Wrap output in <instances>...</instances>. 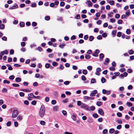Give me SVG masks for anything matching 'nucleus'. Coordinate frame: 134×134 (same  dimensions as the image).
I'll use <instances>...</instances> for the list:
<instances>
[{"label":"nucleus","mask_w":134,"mask_h":134,"mask_svg":"<svg viewBox=\"0 0 134 134\" xmlns=\"http://www.w3.org/2000/svg\"><path fill=\"white\" fill-rule=\"evenodd\" d=\"M113 14V12H111L109 13L108 14V15L109 16L112 17V14Z\"/></svg>","instance_id":"nucleus-29"},{"label":"nucleus","mask_w":134,"mask_h":134,"mask_svg":"<svg viewBox=\"0 0 134 134\" xmlns=\"http://www.w3.org/2000/svg\"><path fill=\"white\" fill-rule=\"evenodd\" d=\"M8 53V52L7 50H5L4 51H3L1 52L0 54L2 55H3L4 54H7Z\"/></svg>","instance_id":"nucleus-11"},{"label":"nucleus","mask_w":134,"mask_h":134,"mask_svg":"<svg viewBox=\"0 0 134 134\" xmlns=\"http://www.w3.org/2000/svg\"><path fill=\"white\" fill-rule=\"evenodd\" d=\"M104 55L103 54L101 53L99 55V57H100V60H103V58L104 57Z\"/></svg>","instance_id":"nucleus-12"},{"label":"nucleus","mask_w":134,"mask_h":134,"mask_svg":"<svg viewBox=\"0 0 134 134\" xmlns=\"http://www.w3.org/2000/svg\"><path fill=\"white\" fill-rule=\"evenodd\" d=\"M65 46V43H63L62 45L60 44L59 45V47H60L61 48H63V47H64V46Z\"/></svg>","instance_id":"nucleus-43"},{"label":"nucleus","mask_w":134,"mask_h":134,"mask_svg":"<svg viewBox=\"0 0 134 134\" xmlns=\"http://www.w3.org/2000/svg\"><path fill=\"white\" fill-rule=\"evenodd\" d=\"M11 110L13 112L12 118H16L19 114V112L17 110L14 109V108L12 109Z\"/></svg>","instance_id":"nucleus-2"},{"label":"nucleus","mask_w":134,"mask_h":134,"mask_svg":"<svg viewBox=\"0 0 134 134\" xmlns=\"http://www.w3.org/2000/svg\"><path fill=\"white\" fill-rule=\"evenodd\" d=\"M101 82L102 83H104L105 82V79L104 77H103L101 79Z\"/></svg>","instance_id":"nucleus-55"},{"label":"nucleus","mask_w":134,"mask_h":134,"mask_svg":"<svg viewBox=\"0 0 134 134\" xmlns=\"http://www.w3.org/2000/svg\"><path fill=\"white\" fill-rule=\"evenodd\" d=\"M81 107L87 110L90 111V110L89 107L87 105L84 103L82 104Z\"/></svg>","instance_id":"nucleus-3"},{"label":"nucleus","mask_w":134,"mask_h":134,"mask_svg":"<svg viewBox=\"0 0 134 134\" xmlns=\"http://www.w3.org/2000/svg\"><path fill=\"white\" fill-rule=\"evenodd\" d=\"M126 104L127 106L129 107L132 106V104L130 102H127Z\"/></svg>","instance_id":"nucleus-33"},{"label":"nucleus","mask_w":134,"mask_h":134,"mask_svg":"<svg viewBox=\"0 0 134 134\" xmlns=\"http://www.w3.org/2000/svg\"><path fill=\"white\" fill-rule=\"evenodd\" d=\"M108 132V130L107 129H104L103 132V134H107Z\"/></svg>","instance_id":"nucleus-34"},{"label":"nucleus","mask_w":134,"mask_h":134,"mask_svg":"<svg viewBox=\"0 0 134 134\" xmlns=\"http://www.w3.org/2000/svg\"><path fill=\"white\" fill-rule=\"evenodd\" d=\"M49 98L48 97H46L45 98V100L46 102H48L49 100Z\"/></svg>","instance_id":"nucleus-57"},{"label":"nucleus","mask_w":134,"mask_h":134,"mask_svg":"<svg viewBox=\"0 0 134 134\" xmlns=\"http://www.w3.org/2000/svg\"><path fill=\"white\" fill-rule=\"evenodd\" d=\"M101 69L100 68H97L96 70V72L95 73V74L97 75H100L99 72L101 71Z\"/></svg>","instance_id":"nucleus-7"},{"label":"nucleus","mask_w":134,"mask_h":134,"mask_svg":"<svg viewBox=\"0 0 134 134\" xmlns=\"http://www.w3.org/2000/svg\"><path fill=\"white\" fill-rule=\"evenodd\" d=\"M45 67L46 68H49L50 66V65L49 64V63H47L45 65Z\"/></svg>","instance_id":"nucleus-47"},{"label":"nucleus","mask_w":134,"mask_h":134,"mask_svg":"<svg viewBox=\"0 0 134 134\" xmlns=\"http://www.w3.org/2000/svg\"><path fill=\"white\" fill-rule=\"evenodd\" d=\"M102 36L100 35H99L97 37V39L99 40H102Z\"/></svg>","instance_id":"nucleus-42"},{"label":"nucleus","mask_w":134,"mask_h":134,"mask_svg":"<svg viewBox=\"0 0 134 134\" xmlns=\"http://www.w3.org/2000/svg\"><path fill=\"white\" fill-rule=\"evenodd\" d=\"M28 96L29 97H30L31 98H36V97L32 93L29 94Z\"/></svg>","instance_id":"nucleus-10"},{"label":"nucleus","mask_w":134,"mask_h":134,"mask_svg":"<svg viewBox=\"0 0 134 134\" xmlns=\"http://www.w3.org/2000/svg\"><path fill=\"white\" fill-rule=\"evenodd\" d=\"M115 131V130L114 129L111 128L109 130V132L111 133H113Z\"/></svg>","instance_id":"nucleus-19"},{"label":"nucleus","mask_w":134,"mask_h":134,"mask_svg":"<svg viewBox=\"0 0 134 134\" xmlns=\"http://www.w3.org/2000/svg\"><path fill=\"white\" fill-rule=\"evenodd\" d=\"M110 22L112 23H114L115 21V20L114 18H111L110 20Z\"/></svg>","instance_id":"nucleus-44"},{"label":"nucleus","mask_w":134,"mask_h":134,"mask_svg":"<svg viewBox=\"0 0 134 134\" xmlns=\"http://www.w3.org/2000/svg\"><path fill=\"white\" fill-rule=\"evenodd\" d=\"M19 95L21 97H23L24 96V93L23 92H20Z\"/></svg>","instance_id":"nucleus-58"},{"label":"nucleus","mask_w":134,"mask_h":134,"mask_svg":"<svg viewBox=\"0 0 134 134\" xmlns=\"http://www.w3.org/2000/svg\"><path fill=\"white\" fill-rule=\"evenodd\" d=\"M109 3L111 5H113L114 4V2L113 0H111L109 1Z\"/></svg>","instance_id":"nucleus-26"},{"label":"nucleus","mask_w":134,"mask_h":134,"mask_svg":"<svg viewBox=\"0 0 134 134\" xmlns=\"http://www.w3.org/2000/svg\"><path fill=\"white\" fill-rule=\"evenodd\" d=\"M82 103H82L80 101H78L77 102V105L79 106H81V107Z\"/></svg>","instance_id":"nucleus-17"},{"label":"nucleus","mask_w":134,"mask_h":134,"mask_svg":"<svg viewBox=\"0 0 134 134\" xmlns=\"http://www.w3.org/2000/svg\"><path fill=\"white\" fill-rule=\"evenodd\" d=\"M18 7V6L16 4H14L12 7H10L9 9H13L15 8H17Z\"/></svg>","instance_id":"nucleus-6"},{"label":"nucleus","mask_w":134,"mask_h":134,"mask_svg":"<svg viewBox=\"0 0 134 134\" xmlns=\"http://www.w3.org/2000/svg\"><path fill=\"white\" fill-rule=\"evenodd\" d=\"M12 85L13 86L15 87H18L20 86L19 84L15 83H13Z\"/></svg>","instance_id":"nucleus-24"},{"label":"nucleus","mask_w":134,"mask_h":134,"mask_svg":"<svg viewBox=\"0 0 134 134\" xmlns=\"http://www.w3.org/2000/svg\"><path fill=\"white\" fill-rule=\"evenodd\" d=\"M87 69L89 70H91L92 69V67L91 66H88L87 67Z\"/></svg>","instance_id":"nucleus-49"},{"label":"nucleus","mask_w":134,"mask_h":134,"mask_svg":"<svg viewBox=\"0 0 134 134\" xmlns=\"http://www.w3.org/2000/svg\"><path fill=\"white\" fill-rule=\"evenodd\" d=\"M58 109V107L57 106H55L53 108V110L54 111H57Z\"/></svg>","instance_id":"nucleus-15"},{"label":"nucleus","mask_w":134,"mask_h":134,"mask_svg":"<svg viewBox=\"0 0 134 134\" xmlns=\"http://www.w3.org/2000/svg\"><path fill=\"white\" fill-rule=\"evenodd\" d=\"M81 79L83 81H85L86 80V78L84 75H82L81 77Z\"/></svg>","instance_id":"nucleus-28"},{"label":"nucleus","mask_w":134,"mask_h":134,"mask_svg":"<svg viewBox=\"0 0 134 134\" xmlns=\"http://www.w3.org/2000/svg\"><path fill=\"white\" fill-rule=\"evenodd\" d=\"M126 33L127 34H130L131 33V31L129 29H127L126 30Z\"/></svg>","instance_id":"nucleus-39"},{"label":"nucleus","mask_w":134,"mask_h":134,"mask_svg":"<svg viewBox=\"0 0 134 134\" xmlns=\"http://www.w3.org/2000/svg\"><path fill=\"white\" fill-rule=\"evenodd\" d=\"M44 18L47 21L49 20L50 19V17L49 16H45Z\"/></svg>","instance_id":"nucleus-37"},{"label":"nucleus","mask_w":134,"mask_h":134,"mask_svg":"<svg viewBox=\"0 0 134 134\" xmlns=\"http://www.w3.org/2000/svg\"><path fill=\"white\" fill-rule=\"evenodd\" d=\"M37 23L36 22H33L32 23V25L33 26H35L37 25Z\"/></svg>","instance_id":"nucleus-53"},{"label":"nucleus","mask_w":134,"mask_h":134,"mask_svg":"<svg viewBox=\"0 0 134 134\" xmlns=\"http://www.w3.org/2000/svg\"><path fill=\"white\" fill-rule=\"evenodd\" d=\"M38 83L37 82H35L33 83V86L34 87H37V86Z\"/></svg>","instance_id":"nucleus-54"},{"label":"nucleus","mask_w":134,"mask_h":134,"mask_svg":"<svg viewBox=\"0 0 134 134\" xmlns=\"http://www.w3.org/2000/svg\"><path fill=\"white\" fill-rule=\"evenodd\" d=\"M3 83H5L9 84L10 83V82L6 80H4L3 81Z\"/></svg>","instance_id":"nucleus-41"},{"label":"nucleus","mask_w":134,"mask_h":134,"mask_svg":"<svg viewBox=\"0 0 134 134\" xmlns=\"http://www.w3.org/2000/svg\"><path fill=\"white\" fill-rule=\"evenodd\" d=\"M94 39V37L93 36H89V40L90 41H92Z\"/></svg>","instance_id":"nucleus-16"},{"label":"nucleus","mask_w":134,"mask_h":134,"mask_svg":"<svg viewBox=\"0 0 134 134\" xmlns=\"http://www.w3.org/2000/svg\"><path fill=\"white\" fill-rule=\"evenodd\" d=\"M40 124L41 125H44L45 124V122L43 121H41L40 122Z\"/></svg>","instance_id":"nucleus-48"},{"label":"nucleus","mask_w":134,"mask_h":134,"mask_svg":"<svg viewBox=\"0 0 134 134\" xmlns=\"http://www.w3.org/2000/svg\"><path fill=\"white\" fill-rule=\"evenodd\" d=\"M71 118L74 121H75L76 120V117L74 114L72 116Z\"/></svg>","instance_id":"nucleus-25"},{"label":"nucleus","mask_w":134,"mask_h":134,"mask_svg":"<svg viewBox=\"0 0 134 134\" xmlns=\"http://www.w3.org/2000/svg\"><path fill=\"white\" fill-rule=\"evenodd\" d=\"M109 58H107L105 61V62L104 63V64L105 65H106L107 64V63H108L109 62Z\"/></svg>","instance_id":"nucleus-21"},{"label":"nucleus","mask_w":134,"mask_h":134,"mask_svg":"<svg viewBox=\"0 0 134 134\" xmlns=\"http://www.w3.org/2000/svg\"><path fill=\"white\" fill-rule=\"evenodd\" d=\"M4 27L5 26L4 24H0V29H3L4 28Z\"/></svg>","instance_id":"nucleus-22"},{"label":"nucleus","mask_w":134,"mask_h":134,"mask_svg":"<svg viewBox=\"0 0 134 134\" xmlns=\"http://www.w3.org/2000/svg\"><path fill=\"white\" fill-rule=\"evenodd\" d=\"M97 92V91L96 90H94L92 91L90 96H95V94Z\"/></svg>","instance_id":"nucleus-5"},{"label":"nucleus","mask_w":134,"mask_h":134,"mask_svg":"<svg viewBox=\"0 0 134 134\" xmlns=\"http://www.w3.org/2000/svg\"><path fill=\"white\" fill-rule=\"evenodd\" d=\"M98 112L99 113L102 115H104V112L103 110L101 109H99L98 110Z\"/></svg>","instance_id":"nucleus-9"},{"label":"nucleus","mask_w":134,"mask_h":134,"mask_svg":"<svg viewBox=\"0 0 134 134\" xmlns=\"http://www.w3.org/2000/svg\"><path fill=\"white\" fill-rule=\"evenodd\" d=\"M122 127L121 125H119L116 127V129H120Z\"/></svg>","instance_id":"nucleus-50"},{"label":"nucleus","mask_w":134,"mask_h":134,"mask_svg":"<svg viewBox=\"0 0 134 134\" xmlns=\"http://www.w3.org/2000/svg\"><path fill=\"white\" fill-rule=\"evenodd\" d=\"M21 91L25 92H30V91L28 89H22L21 90Z\"/></svg>","instance_id":"nucleus-31"},{"label":"nucleus","mask_w":134,"mask_h":134,"mask_svg":"<svg viewBox=\"0 0 134 134\" xmlns=\"http://www.w3.org/2000/svg\"><path fill=\"white\" fill-rule=\"evenodd\" d=\"M57 102L55 100H53L52 101L51 103L52 104L54 105Z\"/></svg>","instance_id":"nucleus-36"},{"label":"nucleus","mask_w":134,"mask_h":134,"mask_svg":"<svg viewBox=\"0 0 134 134\" xmlns=\"http://www.w3.org/2000/svg\"><path fill=\"white\" fill-rule=\"evenodd\" d=\"M102 104V103L101 102H98L96 104L97 105L100 106Z\"/></svg>","instance_id":"nucleus-27"},{"label":"nucleus","mask_w":134,"mask_h":134,"mask_svg":"<svg viewBox=\"0 0 134 134\" xmlns=\"http://www.w3.org/2000/svg\"><path fill=\"white\" fill-rule=\"evenodd\" d=\"M15 80L16 82H20L21 81V79L20 77H18L16 78Z\"/></svg>","instance_id":"nucleus-14"},{"label":"nucleus","mask_w":134,"mask_h":134,"mask_svg":"<svg viewBox=\"0 0 134 134\" xmlns=\"http://www.w3.org/2000/svg\"><path fill=\"white\" fill-rule=\"evenodd\" d=\"M96 80L94 79H91V82L92 83H95L96 82Z\"/></svg>","instance_id":"nucleus-20"},{"label":"nucleus","mask_w":134,"mask_h":134,"mask_svg":"<svg viewBox=\"0 0 134 134\" xmlns=\"http://www.w3.org/2000/svg\"><path fill=\"white\" fill-rule=\"evenodd\" d=\"M130 14V10H128L127 12H126L125 16H128Z\"/></svg>","instance_id":"nucleus-30"},{"label":"nucleus","mask_w":134,"mask_h":134,"mask_svg":"<svg viewBox=\"0 0 134 134\" xmlns=\"http://www.w3.org/2000/svg\"><path fill=\"white\" fill-rule=\"evenodd\" d=\"M14 126L15 127H17L18 126V124L17 122L15 121L14 122Z\"/></svg>","instance_id":"nucleus-52"},{"label":"nucleus","mask_w":134,"mask_h":134,"mask_svg":"<svg viewBox=\"0 0 134 134\" xmlns=\"http://www.w3.org/2000/svg\"><path fill=\"white\" fill-rule=\"evenodd\" d=\"M83 99L86 100H93L94 99V98L92 97H89L87 96H85L83 97Z\"/></svg>","instance_id":"nucleus-4"},{"label":"nucleus","mask_w":134,"mask_h":134,"mask_svg":"<svg viewBox=\"0 0 134 134\" xmlns=\"http://www.w3.org/2000/svg\"><path fill=\"white\" fill-rule=\"evenodd\" d=\"M72 69L74 70H76L77 69V67L75 65H73L72 67Z\"/></svg>","instance_id":"nucleus-60"},{"label":"nucleus","mask_w":134,"mask_h":134,"mask_svg":"<svg viewBox=\"0 0 134 134\" xmlns=\"http://www.w3.org/2000/svg\"><path fill=\"white\" fill-rule=\"evenodd\" d=\"M117 115L119 117H121L122 116V114L120 112H118L117 113Z\"/></svg>","instance_id":"nucleus-40"},{"label":"nucleus","mask_w":134,"mask_h":134,"mask_svg":"<svg viewBox=\"0 0 134 134\" xmlns=\"http://www.w3.org/2000/svg\"><path fill=\"white\" fill-rule=\"evenodd\" d=\"M129 54L130 55H132L134 53V51L132 50H130L128 51Z\"/></svg>","instance_id":"nucleus-18"},{"label":"nucleus","mask_w":134,"mask_h":134,"mask_svg":"<svg viewBox=\"0 0 134 134\" xmlns=\"http://www.w3.org/2000/svg\"><path fill=\"white\" fill-rule=\"evenodd\" d=\"M122 21L121 20H119L118 21V24H121L122 23Z\"/></svg>","instance_id":"nucleus-61"},{"label":"nucleus","mask_w":134,"mask_h":134,"mask_svg":"<svg viewBox=\"0 0 134 134\" xmlns=\"http://www.w3.org/2000/svg\"><path fill=\"white\" fill-rule=\"evenodd\" d=\"M65 5V3L63 2H60V5L61 6H63Z\"/></svg>","instance_id":"nucleus-64"},{"label":"nucleus","mask_w":134,"mask_h":134,"mask_svg":"<svg viewBox=\"0 0 134 134\" xmlns=\"http://www.w3.org/2000/svg\"><path fill=\"white\" fill-rule=\"evenodd\" d=\"M82 73L83 74L86 75L87 74V72L86 70H83Z\"/></svg>","instance_id":"nucleus-45"},{"label":"nucleus","mask_w":134,"mask_h":134,"mask_svg":"<svg viewBox=\"0 0 134 134\" xmlns=\"http://www.w3.org/2000/svg\"><path fill=\"white\" fill-rule=\"evenodd\" d=\"M121 32H118L117 34V36L118 37H120L121 35Z\"/></svg>","instance_id":"nucleus-38"},{"label":"nucleus","mask_w":134,"mask_h":134,"mask_svg":"<svg viewBox=\"0 0 134 134\" xmlns=\"http://www.w3.org/2000/svg\"><path fill=\"white\" fill-rule=\"evenodd\" d=\"M25 23L23 22H21L20 23V25L21 27H23L25 26Z\"/></svg>","instance_id":"nucleus-23"},{"label":"nucleus","mask_w":134,"mask_h":134,"mask_svg":"<svg viewBox=\"0 0 134 134\" xmlns=\"http://www.w3.org/2000/svg\"><path fill=\"white\" fill-rule=\"evenodd\" d=\"M17 119L18 120L20 121L23 119V116L21 115H19L17 117Z\"/></svg>","instance_id":"nucleus-13"},{"label":"nucleus","mask_w":134,"mask_h":134,"mask_svg":"<svg viewBox=\"0 0 134 134\" xmlns=\"http://www.w3.org/2000/svg\"><path fill=\"white\" fill-rule=\"evenodd\" d=\"M45 113V109L44 105H42L39 111V116L41 118L43 117Z\"/></svg>","instance_id":"nucleus-1"},{"label":"nucleus","mask_w":134,"mask_h":134,"mask_svg":"<svg viewBox=\"0 0 134 134\" xmlns=\"http://www.w3.org/2000/svg\"><path fill=\"white\" fill-rule=\"evenodd\" d=\"M2 92H7V90L5 88H3L2 90Z\"/></svg>","instance_id":"nucleus-51"},{"label":"nucleus","mask_w":134,"mask_h":134,"mask_svg":"<svg viewBox=\"0 0 134 134\" xmlns=\"http://www.w3.org/2000/svg\"><path fill=\"white\" fill-rule=\"evenodd\" d=\"M86 3L87 4L89 7L92 6V5L91 2L90 0H87Z\"/></svg>","instance_id":"nucleus-8"},{"label":"nucleus","mask_w":134,"mask_h":134,"mask_svg":"<svg viewBox=\"0 0 134 134\" xmlns=\"http://www.w3.org/2000/svg\"><path fill=\"white\" fill-rule=\"evenodd\" d=\"M92 116L94 118H97L98 116V115L96 113L93 114Z\"/></svg>","instance_id":"nucleus-35"},{"label":"nucleus","mask_w":134,"mask_h":134,"mask_svg":"<svg viewBox=\"0 0 134 134\" xmlns=\"http://www.w3.org/2000/svg\"><path fill=\"white\" fill-rule=\"evenodd\" d=\"M31 104L33 105H36V101L34 100L31 103Z\"/></svg>","instance_id":"nucleus-59"},{"label":"nucleus","mask_w":134,"mask_h":134,"mask_svg":"<svg viewBox=\"0 0 134 134\" xmlns=\"http://www.w3.org/2000/svg\"><path fill=\"white\" fill-rule=\"evenodd\" d=\"M84 42V41L82 39H81L79 40V43L80 44H81L83 43Z\"/></svg>","instance_id":"nucleus-62"},{"label":"nucleus","mask_w":134,"mask_h":134,"mask_svg":"<svg viewBox=\"0 0 134 134\" xmlns=\"http://www.w3.org/2000/svg\"><path fill=\"white\" fill-rule=\"evenodd\" d=\"M11 124V122L10 121H9L7 122L6 125L7 126H9Z\"/></svg>","instance_id":"nucleus-63"},{"label":"nucleus","mask_w":134,"mask_h":134,"mask_svg":"<svg viewBox=\"0 0 134 134\" xmlns=\"http://www.w3.org/2000/svg\"><path fill=\"white\" fill-rule=\"evenodd\" d=\"M120 15L118 14H116L115 16V17L116 18L118 19L120 18Z\"/></svg>","instance_id":"nucleus-56"},{"label":"nucleus","mask_w":134,"mask_h":134,"mask_svg":"<svg viewBox=\"0 0 134 134\" xmlns=\"http://www.w3.org/2000/svg\"><path fill=\"white\" fill-rule=\"evenodd\" d=\"M15 78V76L13 75H11L9 77V79L11 80H13Z\"/></svg>","instance_id":"nucleus-32"},{"label":"nucleus","mask_w":134,"mask_h":134,"mask_svg":"<svg viewBox=\"0 0 134 134\" xmlns=\"http://www.w3.org/2000/svg\"><path fill=\"white\" fill-rule=\"evenodd\" d=\"M91 57L89 55L87 54L85 56V58L86 59H89Z\"/></svg>","instance_id":"nucleus-46"}]
</instances>
